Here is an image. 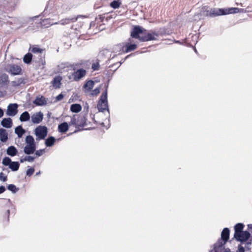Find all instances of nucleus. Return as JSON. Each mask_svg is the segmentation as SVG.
I'll list each match as a JSON object with an SVG mask.
<instances>
[{
  "instance_id": "obj_54",
  "label": "nucleus",
  "mask_w": 252,
  "mask_h": 252,
  "mask_svg": "<svg viewBox=\"0 0 252 252\" xmlns=\"http://www.w3.org/2000/svg\"><path fill=\"white\" fill-rule=\"evenodd\" d=\"M3 114L4 112L3 110L0 108V118H1L3 116Z\"/></svg>"
},
{
  "instance_id": "obj_35",
  "label": "nucleus",
  "mask_w": 252,
  "mask_h": 252,
  "mask_svg": "<svg viewBox=\"0 0 252 252\" xmlns=\"http://www.w3.org/2000/svg\"><path fill=\"white\" fill-rule=\"evenodd\" d=\"M60 139H61L60 138L56 139L53 136H49L48 137V147L52 146L57 140L59 141L60 140Z\"/></svg>"
},
{
  "instance_id": "obj_29",
  "label": "nucleus",
  "mask_w": 252,
  "mask_h": 252,
  "mask_svg": "<svg viewBox=\"0 0 252 252\" xmlns=\"http://www.w3.org/2000/svg\"><path fill=\"white\" fill-rule=\"evenodd\" d=\"M32 59V55L31 53H28L23 57V62L26 64H30Z\"/></svg>"
},
{
  "instance_id": "obj_40",
  "label": "nucleus",
  "mask_w": 252,
  "mask_h": 252,
  "mask_svg": "<svg viewBox=\"0 0 252 252\" xmlns=\"http://www.w3.org/2000/svg\"><path fill=\"white\" fill-rule=\"evenodd\" d=\"M158 34V36L165 34L166 33V29L164 28H161L157 30H155Z\"/></svg>"
},
{
  "instance_id": "obj_47",
  "label": "nucleus",
  "mask_w": 252,
  "mask_h": 252,
  "mask_svg": "<svg viewBox=\"0 0 252 252\" xmlns=\"http://www.w3.org/2000/svg\"><path fill=\"white\" fill-rule=\"evenodd\" d=\"M26 161H29V162H32L34 159V157L30 156V155H28V156H26L25 157Z\"/></svg>"
},
{
  "instance_id": "obj_2",
  "label": "nucleus",
  "mask_w": 252,
  "mask_h": 252,
  "mask_svg": "<svg viewBox=\"0 0 252 252\" xmlns=\"http://www.w3.org/2000/svg\"><path fill=\"white\" fill-rule=\"evenodd\" d=\"M108 85L106 86L105 91L102 93L100 99L98 102L97 107L99 112H103L107 110L109 113L107 101V88Z\"/></svg>"
},
{
  "instance_id": "obj_7",
  "label": "nucleus",
  "mask_w": 252,
  "mask_h": 252,
  "mask_svg": "<svg viewBox=\"0 0 252 252\" xmlns=\"http://www.w3.org/2000/svg\"><path fill=\"white\" fill-rule=\"evenodd\" d=\"M144 31H145V29L139 26H135L131 32L130 36L132 38L137 39L140 41L141 36H140V34L143 35Z\"/></svg>"
},
{
  "instance_id": "obj_57",
  "label": "nucleus",
  "mask_w": 252,
  "mask_h": 252,
  "mask_svg": "<svg viewBox=\"0 0 252 252\" xmlns=\"http://www.w3.org/2000/svg\"><path fill=\"white\" fill-rule=\"evenodd\" d=\"M92 68L94 70H97V68H96V66L94 64H93L92 66Z\"/></svg>"
},
{
  "instance_id": "obj_10",
  "label": "nucleus",
  "mask_w": 252,
  "mask_h": 252,
  "mask_svg": "<svg viewBox=\"0 0 252 252\" xmlns=\"http://www.w3.org/2000/svg\"><path fill=\"white\" fill-rule=\"evenodd\" d=\"M118 49L121 50L125 53H128L132 51L135 50L137 48V45L136 44H131L130 43H126L125 46H122L121 45H117L116 46Z\"/></svg>"
},
{
  "instance_id": "obj_19",
  "label": "nucleus",
  "mask_w": 252,
  "mask_h": 252,
  "mask_svg": "<svg viewBox=\"0 0 252 252\" xmlns=\"http://www.w3.org/2000/svg\"><path fill=\"white\" fill-rule=\"evenodd\" d=\"M18 153V150L14 146H9L6 150V154L11 157L15 156Z\"/></svg>"
},
{
  "instance_id": "obj_1",
  "label": "nucleus",
  "mask_w": 252,
  "mask_h": 252,
  "mask_svg": "<svg viewBox=\"0 0 252 252\" xmlns=\"http://www.w3.org/2000/svg\"><path fill=\"white\" fill-rule=\"evenodd\" d=\"M238 8H210V17H215L220 15H225L229 14L236 13L239 12Z\"/></svg>"
},
{
  "instance_id": "obj_20",
  "label": "nucleus",
  "mask_w": 252,
  "mask_h": 252,
  "mask_svg": "<svg viewBox=\"0 0 252 252\" xmlns=\"http://www.w3.org/2000/svg\"><path fill=\"white\" fill-rule=\"evenodd\" d=\"M69 128V126L66 122L62 123L58 125V131L60 133L66 132Z\"/></svg>"
},
{
  "instance_id": "obj_50",
  "label": "nucleus",
  "mask_w": 252,
  "mask_h": 252,
  "mask_svg": "<svg viewBox=\"0 0 252 252\" xmlns=\"http://www.w3.org/2000/svg\"><path fill=\"white\" fill-rule=\"evenodd\" d=\"M238 252H245V249L241 245L238 246Z\"/></svg>"
},
{
  "instance_id": "obj_64",
  "label": "nucleus",
  "mask_w": 252,
  "mask_h": 252,
  "mask_svg": "<svg viewBox=\"0 0 252 252\" xmlns=\"http://www.w3.org/2000/svg\"><path fill=\"white\" fill-rule=\"evenodd\" d=\"M39 173H40V172H37L36 174V175H38Z\"/></svg>"
},
{
  "instance_id": "obj_30",
  "label": "nucleus",
  "mask_w": 252,
  "mask_h": 252,
  "mask_svg": "<svg viewBox=\"0 0 252 252\" xmlns=\"http://www.w3.org/2000/svg\"><path fill=\"white\" fill-rule=\"evenodd\" d=\"M19 166L20 164L18 161H12L8 167L12 171H16L19 169Z\"/></svg>"
},
{
  "instance_id": "obj_18",
  "label": "nucleus",
  "mask_w": 252,
  "mask_h": 252,
  "mask_svg": "<svg viewBox=\"0 0 252 252\" xmlns=\"http://www.w3.org/2000/svg\"><path fill=\"white\" fill-rule=\"evenodd\" d=\"M62 77L60 76H56L54 80L51 82L53 87L55 89H59L61 87Z\"/></svg>"
},
{
  "instance_id": "obj_5",
  "label": "nucleus",
  "mask_w": 252,
  "mask_h": 252,
  "mask_svg": "<svg viewBox=\"0 0 252 252\" xmlns=\"http://www.w3.org/2000/svg\"><path fill=\"white\" fill-rule=\"evenodd\" d=\"M5 70L13 75H20L22 73L20 66L15 64L7 65L5 67Z\"/></svg>"
},
{
  "instance_id": "obj_3",
  "label": "nucleus",
  "mask_w": 252,
  "mask_h": 252,
  "mask_svg": "<svg viewBox=\"0 0 252 252\" xmlns=\"http://www.w3.org/2000/svg\"><path fill=\"white\" fill-rule=\"evenodd\" d=\"M230 230L228 228H224L221 233V238L219 239L217 242L215 243V247L219 246L223 249L224 248V245L228 241L229 238Z\"/></svg>"
},
{
  "instance_id": "obj_62",
  "label": "nucleus",
  "mask_w": 252,
  "mask_h": 252,
  "mask_svg": "<svg viewBox=\"0 0 252 252\" xmlns=\"http://www.w3.org/2000/svg\"><path fill=\"white\" fill-rule=\"evenodd\" d=\"M176 43H180L179 41H175Z\"/></svg>"
},
{
  "instance_id": "obj_41",
  "label": "nucleus",
  "mask_w": 252,
  "mask_h": 252,
  "mask_svg": "<svg viewBox=\"0 0 252 252\" xmlns=\"http://www.w3.org/2000/svg\"><path fill=\"white\" fill-rule=\"evenodd\" d=\"M210 8L205 7L202 8V10L201 11L202 14L204 16L210 17Z\"/></svg>"
},
{
  "instance_id": "obj_44",
  "label": "nucleus",
  "mask_w": 252,
  "mask_h": 252,
  "mask_svg": "<svg viewBox=\"0 0 252 252\" xmlns=\"http://www.w3.org/2000/svg\"><path fill=\"white\" fill-rule=\"evenodd\" d=\"M63 97H64V95L62 93L60 94L56 97L55 100H54V102H58V101L61 100L62 99H63Z\"/></svg>"
},
{
  "instance_id": "obj_33",
  "label": "nucleus",
  "mask_w": 252,
  "mask_h": 252,
  "mask_svg": "<svg viewBox=\"0 0 252 252\" xmlns=\"http://www.w3.org/2000/svg\"><path fill=\"white\" fill-rule=\"evenodd\" d=\"M121 4V0H114L112 1L110 3V6L114 9L118 8Z\"/></svg>"
},
{
  "instance_id": "obj_26",
  "label": "nucleus",
  "mask_w": 252,
  "mask_h": 252,
  "mask_svg": "<svg viewBox=\"0 0 252 252\" xmlns=\"http://www.w3.org/2000/svg\"><path fill=\"white\" fill-rule=\"evenodd\" d=\"M77 20V17H72L71 18H65L64 19H62L60 21V23L61 25H65L66 24H68L71 22H74Z\"/></svg>"
},
{
  "instance_id": "obj_55",
  "label": "nucleus",
  "mask_w": 252,
  "mask_h": 252,
  "mask_svg": "<svg viewBox=\"0 0 252 252\" xmlns=\"http://www.w3.org/2000/svg\"><path fill=\"white\" fill-rule=\"evenodd\" d=\"M53 4H54V3L53 2V0H49V1H48V6L50 5L51 7V5Z\"/></svg>"
},
{
  "instance_id": "obj_14",
  "label": "nucleus",
  "mask_w": 252,
  "mask_h": 252,
  "mask_svg": "<svg viewBox=\"0 0 252 252\" xmlns=\"http://www.w3.org/2000/svg\"><path fill=\"white\" fill-rule=\"evenodd\" d=\"M87 121V114L84 115H77V122L78 128L79 127H83L86 125Z\"/></svg>"
},
{
  "instance_id": "obj_22",
  "label": "nucleus",
  "mask_w": 252,
  "mask_h": 252,
  "mask_svg": "<svg viewBox=\"0 0 252 252\" xmlns=\"http://www.w3.org/2000/svg\"><path fill=\"white\" fill-rule=\"evenodd\" d=\"M8 134L5 129L0 128V140L2 142H5L8 140Z\"/></svg>"
},
{
  "instance_id": "obj_24",
  "label": "nucleus",
  "mask_w": 252,
  "mask_h": 252,
  "mask_svg": "<svg viewBox=\"0 0 252 252\" xmlns=\"http://www.w3.org/2000/svg\"><path fill=\"white\" fill-rule=\"evenodd\" d=\"M244 225L242 223H238L234 226V236L236 235L238 233L243 231V229L244 227Z\"/></svg>"
},
{
  "instance_id": "obj_59",
  "label": "nucleus",
  "mask_w": 252,
  "mask_h": 252,
  "mask_svg": "<svg viewBox=\"0 0 252 252\" xmlns=\"http://www.w3.org/2000/svg\"><path fill=\"white\" fill-rule=\"evenodd\" d=\"M8 203H9V204H11V200H10V199H8Z\"/></svg>"
},
{
  "instance_id": "obj_36",
  "label": "nucleus",
  "mask_w": 252,
  "mask_h": 252,
  "mask_svg": "<svg viewBox=\"0 0 252 252\" xmlns=\"http://www.w3.org/2000/svg\"><path fill=\"white\" fill-rule=\"evenodd\" d=\"M7 189L13 193H16L19 190V188H17L14 184H9L7 186Z\"/></svg>"
},
{
  "instance_id": "obj_21",
  "label": "nucleus",
  "mask_w": 252,
  "mask_h": 252,
  "mask_svg": "<svg viewBox=\"0 0 252 252\" xmlns=\"http://www.w3.org/2000/svg\"><path fill=\"white\" fill-rule=\"evenodd\" d=\"M45 98L43 96H37L33 103L36 106H42L46 104Z\"/></svg>"
},
{
  "instance_id": "obj_42",
  "label": "nucleus",
  "mask_w": 252,
  "mask_h": 252,
  "mask_svg": "<svg viewBox=\"0 0 252 252\" xmlns=\"http://www.w3.org/2000/svg\"><path fill=\"white\" fill-rule=\"evenodd\" d=\"M130 55H128L127 56L125 59L123 61H120V62L119 63H114L113 64H112L111 66H110L109 67H113L114 66H115V65H118V66L116 67V68L115 69V70H116V69H117L120 66V65H121V64L122 63H123L127 59Z\"/></svg>"
},
{
  "instance_id": "obj_58",
  "label": "nucleus",
  "mask_w": 252,
  "mask_h": 252,
  "mask_svg": "<svg viewBox=\"0 0 252 252\" xmlns=\"http://www.w3.org/2000/svg\"><path fill=\"white\" fill-rule=\"evenodd\" d=\"M47 143H48L47 139H45V145H46V147H47Z\"/></svg>"
},
{
  "instance_id": "obj_16",
  "label": "nucleus",
  "mask_w": 252,
  "mask_h": 252,
  "mask_svg": "<svg viewBox=\"0 0 252 252\" xmlns=\"http://www.w3.org/2000/svg\"><path fill=\"white\" fill-rule=\"evenodd\" d=\"M12 121L10 118H4L1 121V126L5 128H9L12 126Z\"/></svg>"
},
{
  "instance_id": "obj_12",
  "label": "nucleus",
  "mask_w": 252,
  "mask_h": 252,
  "mask_svg": "<svg viewBox=\"0 0 252 252\" xmlns=\"http://www.w3.org/2000/svg\"><path fill=\"white\" fill-rule=\"evenodd\" d=\"M86 74V70L84 69L81 68L77 69L73 73H72V76L74 80L75 81H79L82 77H84Z\"/></svg>"
},
{
  "instance_id": "obj_38",
  "label": "nucleus",
  "mask_w": 252,
  "mask_h": 252,
  "mask_svg": "<svg viewBox=\"0 0 252 252\" xmlns=\"http://www.w3.org/2000/svg\"><path fill=\"white\" fill-rule=\"evenodd\" d=\"M12 161L8 157H4L2 161V164L4 166H9Z\"/></svg>"
},
{
  "instance_id": "obj_6",
  "label": "nucleus",
  "mask_w": 252,
  "mask_h": 252,
  "mask_svg": "<svg viewBox=\"0 0 252 252\" xmlns=\"http://www.w3.org/2000/svg\"><path fill=\"white\" fill-rule=\"evenodd\" d=\"M35 134L37 139H44L47 135V127L41 126H37L35 129Z\"/></svg>"
},
{
  "instance_id": "obj_13",
  "label": "nucleus",
  "mask_w": 252,
  "mask_h": 252,
  "mask_svg": "<svg viewBox=\"0 0 252 252\" xmlns=\"http://www.w3.org/2000/svg\"><path fill=\"white\" fill-rule=\"evenodd\" d=\"M43 115L41 112L33 114L31 116V121L33 124H39L43 120Z\"/></svg>"
},
{
  "instance_id": "obj_51",
  "label": "nucleus",
  "mask_w": 252,
  "mask_h": 252,
  "mask_svg": "<svg viewBox=\"0 0 252 252\" xmlns=\"http://www.w3.org/2000/svg\"><path fill=\"white\" fill-rule=\"evenodd\" d=\"M43 154V151L42 150H37L35 152V155L37 156H40Z\"/></svg>"
},
{
  "instance_id": "obj_34",
  "label": "nucleus",
  "mask_w": 252,
  "mask_h": 252,
  "mask_svg": "<svg viewBox=\"0 0 252 252\" xmlns=\"http://www.w3.org/2000/svg\"><path fill=\"white\" fill-rule=\"evenodd\" d=\"M27 145H35L33 137L31 135H28L26 138Z\"/></svg>"
},
{
  "instance_id": "obj_25",
  "label": "nucleus",
  "mask_w": 252,
  "mask_h": 252,
  "mask_svg": "<svg viewBox=\"0 0 252 252\" xmlns=\"http://www.w3.org/2000/svg\"><path fill=\"white\" fill-rule=\"evenodd\" d=\"M70 111L73 113H78L82 109V106L80 104L75 103L70 106Z\"/></svg>"
},
{
  "instance_id": "obj_53",
  "label": "nucleus",
  "mask_w": 252,
  "mask_h": 252,
  "mask_svg": "<svg viewBox=\"0 0 252 252\" xmlns=\"http://www.w3.org/2000/svg\"><path fill=\"white\" fill-rule=\"evenodd\" d=\"M3 10L1 9V8L0 9V21L1 20H3L4 18L2 17H3ZM3 17H5V16H3Z\"/></svg>"
},
{
  "instance_id": "obj_48",
  "label": "nucleus",
  "mask_w": 252,
  "mask_h": 252,
  "mask_svg": "<svg viewBox=\"0 0 252 252\" xmlns=\"http://www.w3.org/2000/svg\"><path fill=\"white\" fill-rule=\"evenodd\" d=\"M7 177L6 176H4L2 172L0 173V180L3 182L6 181Z\"/></svg>"
},
{
  "instance_id": "obj_61",
  "label": "nucleus",
  "mask_w": 252,
  "mask_h": 252,
  "mask_svg": "<svg viewBox=\"0 0 252 252\" xmlns=\"http://www.w3.org/2000/svg\"><path fill=\"white\" fill-rule=\"evenodd\" d=\"M48 119H49V117H50V113L49 112H48Z\"/></svg>"
},
{
  "instance_id": "obj_32",
  "label": "nucleus",
  "mask_w": 252,
  "mask_h": 252,
  "mask_svg": "<svg viewBox=\"0 0 252 252\" xmlns=\"http://www.w3.org/2000/svg\"><path fill=\"white\" fill-rule=\"evenodd\" d=\"M29 50L33 53H42L43 51V49L39 48L37 46L30 47Z\"/></svg>"
},
{
  "instance_id": "obj_31",
  "label": "nucleus",
  "mask_w": 252,
  "mask_h": 252,
  "mask_svg": "<svg viewBox=\"0 0 252 252\" xmlns=\"http://www.w3.org/2000/svg\"><path fill=\"white\" fill-rule=\"evenodd\" d=\"M94 84V82L90 80L86 82L84 85V88L87 91H90L93 88Z\"/></svg>"
},
{
  "instance_id": "obj_39",
  "label": "nucleus",
  "mask_w": 252,
  "mask_h": 252,
  "mask_svg": "<svg viewBox=\"0 0 252 252\" xmlns=\"http://www.w3.org/2000/svg\"><path fill=\"white\" fill-rule=\"evenodd\" d=\"M109 53L107 50H103L99 52L98 56V61H100V60H103L104 58V56Z\"/></svg>"
},
{
  "instance_id": "obj_49",
  "label": "nucleus",
  "mask_w": 252,
  "mask_h": 252,
  "mask_svg": "<svg viewBox=\"0 0 252 252\" xmlns=\"http://www.w3.org/2000/svg\"><path fill=\"white\" fill-rule=\"evenodd\" d=\"M198 36L197 34H193L191 35V40L193 41L194 44L197 42Z\"/></svg>"
},
{
  "instance_id": "obj_15",
  "label": "nucleus",
  "mask_w": 252,
  "mask_h": 252,
  "mask_svg": "<svg viewBox=\"0 0 252 252\" xmlns=\"http://www.w3.org/2000/svg\"><path fill=\"white\" fill-rule=\"evenodd\" d=\"M36 150V145H26L24 148V152L26 155L32 154Z\"/></svg>"
},
{
  "instance_id": "obj_17",
  "label": "nucleus",
  "mask_w": 252,
  "mask_h": 252,
  "mask_svg": "<svg viewBox=\"0 0 252 252\" xmlns=\"http://www.w3.org/2000/svg\"><path fill=\"white\" fill-rule=\"evenodd\" d=\"M8 82V76L5 73L1 74L0 75V87L7 85Z\"/></svg>"
},
{
  "instance_id": "obj_11",
  "label": "nucleus",
  "mask_w": 252,
  "mask_h": 252,
  "mask_svg": "<svg viewBox=\"0 0 252 252\" xmlns=\"http://www.w3.org/2000/svg\"><path fill=\"white\" fill-rule=\"evenodd\" d=\"M19 0H10L9 1L5 0H0V6L1 7L2 4V8H6V6L4 5L7 4V9H8V8H14L17 5V4L19 3Z\"/></svg>"
},
{
  "instance_id": "obj_45",
  "label": "nucleus",
  "mask_w": 252,
  "mask_h": 252,
  "mask_svg": "<svg viewBox=\"0 0 252 252\" xmlns=\"http://www.w3.org/2000/svg\"><path fill=\"white\" fill-rule=\"evenodd\" d=\"M34 171V169L33 168H30L26 171V175L28 176H31Z\"/></svg>"
},
{
  "instance_id": "obj_60",
  "label": "nucleus",
  "mask_w": 252,
  "mask_h": 252,
  "mask_svg": "<svg viewBox=\"0 0 252 252\" xmlns=\"http://www.w3.org/2000/svg\"><path fill=\"white\" fill-rule=\"evenodd\" d=\"M79 131V129H76V130H75L74 131V133H76V132H78V131Z\"/></svg>"
},
{
  "instance_id": "obj_46",
  "label": "nucleus",
  "mask_w": 252,
  "mask_h": 252,
  "mask_svg": "<svg viewBox=\"0 0 252 252\" xmlns=\"http://www.w3.org/2000/svg\"><path fill=\"white\" fill-rule=\"evenodd\" d=\"M100 93V89L99 88H97L94 89V90L92 91V95H96Z\"/></svg>"
},
{
  "instance_id": "obj_23",
  "label": "nucleus",
  "mask_w": 252,
  "mask_h": 252,
  "mask_svg": "<svg viewBox=\"0 0 252 252\" xmlns=\"http://www.w3.org/2000/svg\"><path fill=\"white\" fill-rule=\"evenodd\" d=\"M15 133L17 135L19 138H21L25 133V130L22 126H18L15 128Z\"/></svg>"
},
{
  "instance_id": "obj_4",
  "label": "nucleus",
  "mask_w": 252,
  "mask_h": 252,
  "mask_svg": "<svg viewBox=\"0 0 252 252\" xmlns=\"http://www.w3.org/2000/svg\"><path fill=\"white\" fill-rule=\"evenodd\" d=\"M158 34L155 30L148 31L145 29L143 35H141L140 39L141 42H146L151 40H156L157 39Z\"/></svg>"
},
{
  "instance_id": "obj_27",
  "label": "nucleus",
  "mask_w": 252,
  "mask_h": 252,
  "mask_svg": "<svg viewBox=\"0 0 252 252\" xmlns=\"http://www.w3.org/2000/svg\"><path fill=\"white\" fill-rule=\"evenodd\" d=\"M30 119V116L28 111H24L20 115L19 120L21 122H27Z\"/></svg>"
},
{
  "instance_id": "obj_52",
  "label": "nucleus",
  "mask_w": 252,
  "mask_h": 252,
  "mask_svg": "<svg viewBox=\"0 0 252 252\" xmlns=\"http://www.w3.org/2000/svg\"><path fill=\"white\" fill-rule=\"evenodd\" d=\"M6 189L4 186H0V194L2 193L5 191Z\"/></svg>"
},
{
  "instance_id": "obj_43",
  "label": "nucleus",
  "mask_w": 252,
  "mask_h": 252,
  "mask_svg": "<svg viewBox=\"0 0 252 252\" xmlns=\"http://www.w3.org/2000/svg\"><path fill=\"white\" fill-rule=\"evenodd\" d=\"M10 215V210L7 209L6 210V211L4 213L3 215V217L4 219H5L7 221H9V217Z\"/></svg>"
},
{
  "instance_id": "obj_56",
  "label": "nucleus",
  "mask_w": 252,
  "mask_h": 252,
  "mask_svg": "<svg viewBox=\"0 0 252 252\" xmlns=\"http://www.w3.org/2000/svg\"><path fill=\"white\" fill-rule=\"evenodd\" d=\"M20 161L21 163H23L24 161H26L25 157L24 158H21Z\"/></svg>"
},
{
  "instance_id": "obj_37",
  "label": "nucleus",
  "mask_w": 252,
  "mask_h": 252,
  "mask_svg": "<svg viewBox=\"0 0 252 252\" xmlns=\"http://www.w3.org/2000/svg\"><path fill=\"white\" fill-rule=\"evenodd\" d=\"M70 125L75 126L76 128H78V122H77V115H74L71 120Z\"/></svg>"
},
{
  "instance_id": "obj_8",
  "label": "nucleus",
  "mask_w": 252,
  "mask_h": 252,
  "mask_svg": "<svg viewBox=\"0 0 252 252\" xmlns=\"http://www.w3.org/2000/svg\"><path fill=\"white\" fill-rule=\"evenodd\" d=\"M251 237L250 233L246 230L243 231L235 236H234V238L238 242H240L243 243L247 241Z\"/></svg>"
},
{
  "instance_id": "obj_63",
  "label": "nucleus",
  "mask_w": 252,
  "mask_h": 252,
  "mask_svg": "<svg viewBox=\"0 0 252 252\" xmlns=\"http://www.w3.org/2000/svg\"><path fill=\"white\" fill-rule=\"evenodd\" d=\"M247 244L251 245V242H248V243H247Z\"/></svg>"
},
{
  "instance_id": "obj_28",
  "label": "nucleus",
  "mask_w": 252,
  "mask_h": 252,
  "mask_svg": "<svg viewBox=\"0 0 252 252\" xmlns=\"http://www.w3.org/2000/svg\"><path fill=\"white\" fill-rule=\"evenodd\" d=\"M22 84H25L24 79L23 78H18L16 80L11 82L12 86L17 87L20 86Z\"/></svg>"
},
{
  "instance_id": "obj_9",
  "label": "nucleus",
  "mask_w": 252,
  "mask_h": 252,
  "mask_svg": "<svg viewBox=\"0 0 252 252\" xmlns=\"http://www.w3.org/2000/svg\"><path fill=\"white\" fill-rule=\"evenodd\" d=\"M18 105L17 103H10L7 106L6 114L8 116L14 117L18 113Z\"/></svg>"
}]
</instances>
